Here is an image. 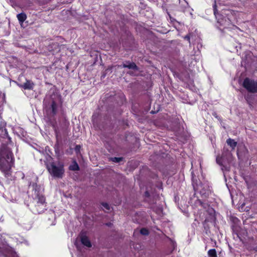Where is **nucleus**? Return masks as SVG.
Segmentation results:
<instances>
[{
	"instance_id": "nucleus-1",
	"label": "nucleus",
	"mask_w": 257,
	"mask_h": 257,
	"mask_svg": "<svg viewBox=\"0 0 257 257\" xmlns=\"http://www.w3.org/2000/svg\"><path fill=\"white\" fill-rule=\"evenodd\" d=\"M6 123L2 121L0 123V141L2 145L0 148V170L6 177L11 175V168L14 164V157L12 153V148L14 145L9 137L5 126Z\"/></svg>"
},
{
	"instance_id": "nucleus-2",
	"label": "nucleus",
	"mask_w": 257,
	"mask_h": 257,
	"mask_svg": "<svg viewBox=\"0 0 257 257\" xmlns=\"http://www.w3.org/2000/svg\"><path fill=\"white\" fill-rule=\"evenodd\" d=\"M29 190L33 199L36 211L38 213H42L46 209L45 199L43 195L44 188L38 185L36 182L30 183Z\"/></svg>"
},
{
	"instance_id": "nucleus-3",
	"label": "nucleus",
	"mask_w": 257,
	"mask_h": 257,
	"mask_svg": "<svg viewBox=\"0 0 257 257\" xmlns=\"http://www.w3.org/2000/svg\"><path fill=\"white\" fill-rule=\"evenodd\" d=\"M50 174L55 178H62L64 173V165L60 162H52L47 166Z\"/></svg>"
},
{
	"instance_id": "nucleus-4",
	"label": "nucleus",
	"mask_w": 257,
	"mask_h": 257,
	"mask_svg": "<svg viewBox=\"0 0 257 257\" xmlns=\"http://www.w3.org/2000/svg\"><path fill=\"white\" fill-rule=\"evenodd\" d=\"M50 100V108L51 109L53 115H55L57 111L58 104L61 102V97L57 93H54L51 95Z\"/></svg>"
},
{
	"instance_id": "nucleus-5",
	"label": "nucleus",
	"mask_w": 257,
	"mask_h": 257,
	"mask_svg": "<svg viewBox=\"0 0 257 257\" xmlns=\"http://www.w3.org/2000/svg\"><path fill=\"white\" fill-rule=\"evenodd\" d=\"M243 86L250 92H257V82L253 80L245 78L244 80Z\"/></svg>"
},
{
	"instance_id": "nucleus-6",
	"label": "nucleus",
	"mask_w": 257,
	"mask_h": 257,
	"mask_svg": "<svg viewBox=\"0 0 257 257\" xmlns=\"http://www.w3.org/2000/svg\"><path fill=\"white\" fill-rule=\"evenodd\" d=\"M81 243L87 247H90L91 246V242L88 237L85 235H82L81 236Z\"/></svg>"
},
{
	"instance_id": "nucleus-7",
	"label": "nucleus",
	"mask_w": 257,
	"mask_h": 257,
	"mask_svg": "<svg viewBox=\"0 0 257 257\" xmlns=\"http://www.w3.org/2000/svg\"><path fill=\"white\" fill-rule=\"evenodd\" d=\"M124 68H128V69H133L134 70H138V68L135 63L126 62L122 65Z\"/></svg>"
},
{
	"instance_id": "nucleus-8",
	"label": "nucleus",
	"mask_w": 257,
	"mask_h": 257,
	"mask_svg": "<svg viewBox=\"0 0 257 257\" xmlns=\"http://www.w3.org/2000/svg\"><path fill=\"white\" fill-rule=\"evenodd\" d=\"M22 86L25 89H32L33 88L34 84L32 81L27 80V81L24 83Z\"/></svg>"
},
{
	"instance_id": "nucleus-9",
	"label": "nucleus",
	"mask_w": 257,
	"mask_h": 257,
	"mask_svg": "<svg viewBox=\"0 0 257 257\" xmlns=\"http://www.w3.org/2000/svg\"><path fill=\"white\" fill-rule=\"evenodd\" d=\"M17 17L21 24L26 20L27 16L25 13H22L17 15Z\"/></svg>"
},
{
	"instance_id": "nucleus-10",
	"label": "nucleus",
	"mask_w": 257,
	"mask_h": 257,
	"mask_svg": "<svg viewBox=\"0 0 257 257\" xmlns=\"http://www.w3.org/2000/svg\"><path fill=\"white\" fill-rule=\"evenodd\" d=\"M227 144L230 146L232 149H234L236 146V142L234 141V140L229 139L226 141Z\"/></svg>"
},
{
	"instance_id": "nucleus-11",
	"label": "nucleus",
	"mask_w": 257,
	"mask_h": 257,
	"mask_svg": "<svg viewBox=\"0 0 257 257\" xmlns=\"http://www.w3.org/2000/svg\"><path fill=\"white\" fill-rule=\"evenodd\" d=\"M209 257H217L216 251L215 249H209L208 251Z\"/></svg>"
},
{
	"instance_id": "nucleus-12",
	"label": "nucleus",
	"mask_w": 257,
	"mask_h": 257,
	"mask_svg": "<svg viewBox=\"0 0 257 257\" xmlns=\"http://www.w3.org/2000/svg\"><path fill=\"white\" fill-rule=\"evenodd\" d=\"M69 168L70 170L73 171H76L79 169V166L78 164L75 162L72 165H71Z\"/></svg>"
},
{
	"instance_id": "nucleus-13",
	"label": "nucleus",
	"mask_w": 257,
	"mask_h": 257,
	"mask_svg": "<svg viewBox=\"0 0 257 257\" xmlns=\"http://www.w3.org/2000/svg\"><path fill=\"white\" fill-rule=\"evenodd\" d=\"M140 233L143 235H148L149 234L148 230L146 228H142L140 230Z\"/></svg>"
},
{
	"instance_id": "nucleus-14",
	"label": "nucleus",
	"mask_w": 257,
	"mask_h": 257,
	"mask_svg": "<svg viewBox=\"0 0 257 257\" xmlns=\"http://www.w3.org/2000/svg\"><path fill=\"white\" fill-rule=\"evenodd\" d=\"M216 162L220 165H222V158L219 156L216 158Z\"/></svg>"
},
{
	"instance_id": "nucleus-15",
	"label": "nucleus",
	"mask_w": 257,
	"mask_h": 257,
	"mask_svg": "<svg viewBox=\"0 0 257 257\" xmlns=\"http://www.w3.org/2000/svg\"><path fill=\"white\" fill-rule=\"evenodd\" d=\"M112 160L113 162H116V163H118L119 162H120L121 160V158H113L112 159Z\"/></svg>"
},
{
	"instance_id": "nucleus-16",
	"label": "nucleus",
	"mask_w": 257,
	"mask_h": 257,
	"mask_svg": "<svg viewBox=\"0 0 257 257\" xmlns=\"http://www.w3.org/2000/svg\"><path fill=\"white\" fill-rule=\"evenodd\" d=\"M102 205L103 206V207L106 209L107 210H109L110 208H109V206L108 204L106 203H102Z\"/></svg>"
},
{
	"instance_id": "nucleus-17",
	"label": "nucleus",
	"mask_w": 257,
	"mask_h": 257,
	"mask_svg": "<svg viewBox=\"0 0 257 257\" xmlns=\"http://www.w3.org/2000/svg\"><path fill=\"white\" fill-rule=\"evenodd\" d=\"M80 147L79 146H76L75 148V151L77 153L79 151Z\"/></svg>"
},
{
	"instance_id": "nucleus-18",
	"label": "nucleus",
	"mask_w": 257,
	"mask_h": 257,
	"mask_svg": "<svg viewBox=\"0 0 257 257\" xmlns=\"http://www.w3.org/2000/svg\"><path fill=\"white\" fill-rule=\"evenodd\" d=\"M77 241H78V239H76V241L74 242V244L76 246V247L78 249L79 247H78V245Z\"/></svg>"
},
{
	"instance_id": "nucleus-19",
	"label": "nucleus",
	"mask_w": 257,
	"mask_h": 257,
	"mask_svg": "<svg viewBox=\"0 0 257 257\" xmlns=\"http://www.w3.org/2000/svg\"><path fill=\"white\" fill-rule=\"evenodd\" d=\"M47 99H48V98L46 97V98L45 99V100H44V105L46 106V107H48V106L47 105Z\"/></svg>"
},
{
	"instance_id": "nucleus-20",
	"label": "nucleus",
	"mask_w": 257,
	"mask_h": 257,
	"mask_svg": "<svg viewBox=\"0 0 257 257\" xmlns=\"http://www.w3.org/2000/svg\"><path fill=\"white\" fill-rule=\"evenodd\" d=\"M184 38H185V39L187 40H189V39H190V38H189V36H186L184 37Z\"/></svg>"
},
{
	"instance_id": "nucleus-21",
	"label": "nucleus",
	"mask_w": 257,
	"mask_h": 257,
	"mask_svg": "<svg viewBox=\"0 0 257 257\" xmlns=\"http://www.w3.org/2000/svg\"><path fill=\"white\" fill-rule=\"evenodd\" d=\"M12 257H18V256L17 255V254H16V253H14L13 255H12Z\"/></svg>"
},
{
	"instance_id": "nucleus-22",
	"label": "nucleus",
	"mask_w": 257,
	"mask_h": 257,
	"mask_svg": "<svg viewBox=\"0 0 257 257\" xmlns=\"http://www.w3.org/2000/svg\"><path fill=\"white\" fill-rule=\"evenodd\" d=\"M198 202L200 204V205H202V206H203L202 203V202H201V201H200V200H198Z\"/></svg>"
},
{
	"instance_id": "nucleus-23",
	"label": "nucleus",
	"mask_w": 257,
	"mask_h": 257,
	"mask_svg": "<svg viewBox=\"0 0 257 257\" xmlns=\"http://www.w3.org/2000/svg\"><path fill=\"white\" fill-rule=\"evenodd\" d=\"M146 195L147 196H148V193L147 192H146Z\"/></svg>"
},
{
	"instance_id": "nucleus-24",
	"label": "nucleus",
	"mask_w": 257,
	"mask_h": 257,
	"mask_svg": "<svg viewBox=\"0 0 257 257\" xmlns=\"http://www.w3.org/2000/svg\"><path fill=\"white\" fill-rule=\"evenodd\" d=\"M35 180H37V178L36 176L35 177Z\"/></svg>"
},
{
	"instance_id": "nucleus-25",
	"label": "nucleus",
	"mask_w": 257,
	"mask_h": 257,
	"mask_svg": "<svg viewBox=\"0 0 257 257\" xmlns=\"http://www.w3.org/2000/svg\"><path fill=\"white\" fill-rule=\"evenodd\" d=\"M227 27L226 26H224V28H226Z\"/></svg>"
},
{
	"instance_id": "nucleus-26",
	"label": "nucleus",
	"mask_w": 257,
	"mask_h": 257,
	"mask_svg": "<svg viewBox=\"0 0 257 257\" xmlns=\"http://www.w3.org/2000/svg\"><path fill=\"white\" fill-rule=\"evenodd\" d=\"M255 250L257 251V247L255 248Z\"/></svg>"
}]
</instances>
